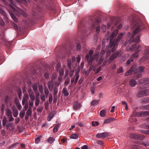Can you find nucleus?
Here are the masks:
<instances>
[{
	"mask_svg": "<svg viewBox=\"0 0 149 149\" xmlns=\"http://www.w3.org/2000/svg\"><path fill=\"white\" fill-rule=\"evenodd\" d=\"M134 27L135 30L130 40L125 42V46H127L128 45H130L133 41L137 43L139 42L140 41V36L139 35H138L134 40V37L136 33L145 28L144 25L143 24L142 22L140 21H137L134 23Z\"/></svg>",
	"mask_w": 149,
	"mask_h": 149,
	"instance_id": "f257e3e1",
	"label": "nucleus"
},
{
	"mask_svg": "<svg viewBox=\"0 0 149 149\" xmlns=\"http://www.w3.org/2000/svg\"><path fill=\"white\" fill-rule=\"evenodd\" d=\"M118 33V29H117L115 30L110 35V48L112 49L113 51H115L117 49L119 42L123 37V34L122 33H121L119 35L117 38L113 39V38L116 37Z\"/></svg>",
	"mask_w": 149,
	"mask_h": 149,
	"instance_id": "f03ea898",
	"label": "nucleus"
},
{
	"mask_svg": "<svg viewBox=\"0 0 149 149\" xmlns=\"http://www.w3.org/2000/svg\"><path fill=\"white\" fill-rule=\"evenodd\" d=\"M10 3V6L11 11H12L17 16H19L20 15H22L24 17H26L27 16L26 13L22 9L17 8V10L13 6H15V3L12 0H8Z\"/></svg>",
	"mask_w": 149,
	"mask_h": 149,
	"instance_id": "7ed1b4c3",
	"label": "nucleus"
},
{
	"mask_svg": "<svg viewBox=\"0 0 149 149\" xmlns=\"http://www.w3.org/2000/svg\"><path fill=\"white\" fill-rule=\"evenodd\" d=\"M101 22V19L100 18H95L94 17H91L89 18L88 23L89 26H90V27L89 26L88 27H89V30H92L95 28L96 26L99 25Z\"/></svg>",
	"mask_w": 149,
	"mask_h": 149,
	"instance_id": "20e7f679",
	"label": "nucleus"
},
{
	"mask_svg": "<svg viewBox=\"0 0 149 149\" xmlns=\"http://www.w3.org/2000/svg\"><path fill=\"white\" fill-rule=\"evenodd\" d=\"M99 55L98 53H96L93 56H90L88 54H87L85 56V59L89 65H91L93 60L97 58Z\"/></svg>",
	"mask_w": 149,
	"mask_h": 149,
	"instance_id": "39448f33",
	"label": "nucleus"
},
{
	"mask_svg": "<svg viewBox=\"0 0 149 149\" xmlns=\"http://www.w3.org/2000/svg\"><path fill=\"white\" fill-rule=\"evenodd\" d=\"M144 69V68L143 66H139L137 67V65L134 64L130 68V69L132 72H143Z\"/></svg>",
	"mask_w": 149,
	"mask_h": 149,
	"instance_id": "423d86ee",
	"label": "nucleus"
},
{
	"mask_svg": "<svg viewBox=\"0 0 149 149\" xmlns=\"http://www.w3.org/2000/svg\"><path fill=\"white\" fill-rule=\"evenodd\" d=\"M121 54L120 51H116L112 54L109 58V61L110 62H111L113 60L117 57L121 56Z\"/></svg>",
	"mask_w": 149,
	"mask_h": 149,
	"instance_id": "0eeeda50",
	"label": "nucleus"
},
{
	"mask_svg": "<svg viewBox=\"0 0 149 149\" xmlns=\"http://www.w3.org/2000/svg\"><path fill=\"white\" fill-rule=\"evenodd\" d=\"M130 137L131 138L134 139H138L139 140H143L145 138V136L143 135L136 134H130Z\"/></svg>",
	"mask_w": 149,
	"mask_h": 149,
	"instance_id": "6e6552de",
	"label": "nucleus"
},
{
	"mask_svg": "<svg viewBox=\"0 0 149 149\" xmlns=\"http://www.w3.org/2000/svg\"><path fill=\"white\" fill-rule=\"evenodd\" d=\"M86 27L85 24L82 22H81L78 26L79 32H81L83 34L85 33V29Z\"/></svg>",
	"mask_w": 149,
	"mask_h": 149,
	"instance_id": "1a4fd4ad",
	"label": "nucleus"
},
{
	"mask_svg": "<svg viewBox=\"0 0 149 149\" xmlns=\"http://www.w3.org/2000/svg\"><path fill=\"white\" fill-rule=\"evenodd\" d=\"M149 116V111H142L136 113L135 116L137 117H144L146 116Z\"/></svg>",
	"mask_w": 149,
	"mask_h": 149,
	"instance_id": "9d476101",
	"label": "nucleus"
},
{
	"mask_svg": "<svg viewBox=\"0 0 149 149\" xmlns=\"http://www.w3.org/2000/svg\"><path fill=\"white\" fill-rule=\"evenodd\" d=\"M109 135V134L106 132H103L102 133H98L97 134L96 136L98 138H104L107 136Z\"/></svg>",
	"mask_w": 149,
	"mask_h": 149,
	"instance_id": "9b49d317",
	"label": "nucleus"
},
{
	"mask_svg": "<svg viewBox=\"0 0 149 149\" xmlns=\"http://www.w3.org/2000/svg\"><path fill=\"white\" fill-rule=\"evenodd\" d=\"M12 110L13 116L15 117H17L19 113L17 109H16L15 107H13L12 108Z\"/></svg>",
	"mask_w": 149,
	"mask_h": 149,
	"instance_id": "f8f14e48",
	"label": "nucleus"
},
{
	"mask_svg": "<svg viewBox=\"0 0 149 149\" xmlns=\"http://www.w3.org/2000/svg\"><path fill=\"white\" fill-rule=\"evenodd\" d=\"M79 70H77L75 73V78L74 79V82L73 84L74 85H76L78 81V80L79 79Z\"/></svg>",
	"mask_w": 149,
	"mask_h": 149,
	"instance_id": "ddd939ff",
	"label": "nucleus"
},
{
	"mask_svg": "<svg viewBox=\"0 0 149 149\" xmlns=\"http://www.w3.org/2000/svg\"><path fill=\"white\" fill-rule=\"evenodd\" d=\"M1 5H0V13L1 14L4 16V19H6L7 20L8 19V15L3 10H2L1 8ZM5 20H6L5 19Z\"/></svg>",
	"mask_w": 149,
	"mask_h": 149,
	"instance_id": "4468645a",
	"label": "nucleus"
},
{
	"mask_svg": "<svg viewBox=\"0 0 149 149\" xmlns=\"http://www.w3.org/2000/svg\"><path fill=\"white\" fill-rule=\"evenodd\" d=\"M81 106L80 103H78V101L75 102L73 106V109L74 110H77L79 109Z\"/></svg>",
	"mask_w": 149,
	"mask_h": 149,
	"instance_id": "2eb2a0df",
	"label": "nucleus"
},
{
	"mask_svg": "<svg viewBox=\"0 0 149 149\" xmlns=\"http://www.w3.org/2000/svg\"><path fill=\"white\" fill-rule=\"evenodd\" d=\"M48 87L50 91H52L54 87V83L52 81H49L48 82Z\"/></svg>",
	"mask_w": 149,
	"mask_h": 149,
	"instance_id": "dca6fc26",
	"label": "nucleus"
},
{
	"mask_svg": "<svg viewBox=\"0 0 149 149\" xmlns=\"http://www.w3.org/2000/svg\"><path fill=\"white\" fill-rule=\"evenodd\" d=\"M109 47H110V43H109V45L107 46L106 47V50L107 52V53L106 55V56L107 57H108L110 55L111 52H114L112 51V49H111V48H110Z\"/></svg>",
	"mask_w": 149,
	"mask_h": 149,
	"instance_id": "f3484780",
	"label": "nucleus"
},
{
	"mask_svg": "<svg viewBox=\"0 0 149 149\" xmlns=\"http://www.w3.org/2000/svg\"><path fill=\"white\" fill-rule=\"evenodd\" d=\"M17 3H23L25 6H27V3L29 2V0H15Z\"/></svg>",
	"mask_w": 149,
	"mask_h": 149,
	"instance_id": "a211bd4d",
	"label": "nucleus"
},
{
	"mask_svg": "<svg viewBox=\"0 0 149 149\" xmlns=\"http://www.w3.org/2000/svg\"><path fill=\"white\" fill-rule=\"evenodd\" d=\"M139 81L141 84L146 83L147 84L149 83V78L142 79L139 80Z\"/></svg>",
	"mask_w": 149,
	"mask_h": 149,
	"instance_id": "6ab92c4d",
	"label": "nucleus"
},
{
	"mask_svg": "<svg viewBox=\"0 0 149 149\" xmlns=\"http://www.w3.org/2000/svg\"><path fill=\"white\" fill-rule=\"evenodd\" d=\"M129 84L130 86L131 87L134 86L136 84V82L134 79H130L129 81Z\"/></svg>",
	"mask_w": 149,
	"mask_h": 149,
	"instance_id": "aec40b11",
	"label": "nucleus"
},
{
	"mask_svg": "<svg viewBox=\"0 0 149 149\" xmlns=\"http://www.w3.org/2000/svg\"><path fill=\"white\" fill-rule=\"evenodd\" d=\"M137 141H136L135 143L137 144H134L133 145H132L131 146V148L132 149H140V147L139 145V143H138V142H136Z\"/></svg>",
	"mask_w": 149,
	"mask_h": 149,
	"instance_id": "412c9836",
	"label": "nucleus"
},
{
	"mask_svg": "<svg viewBox=\"0 0 149 149\" xmlns=\"http://www.w3.org/2000/svg\"><path fill=\"white\" fill-rule=\"evenodd\" d=\"M9 14L13 21L15 22H18V20L13 13L10 11L9 12Z\"/></svg>",
	"mask_w": 149,
	"mask_h": 149,
	"instance_id": "4be33fe9",
	"label": "nucleus"
},
{
	"mask_svg": "<svg viewBox=\"0 0 149 149\" xmlns=\"http://www.w3.org/2000/svg\"><path fill=\"white\" fill-rule=\"evenodd\" d=\"M141 101L142 103H147L149 102V97H147L144 98H142L141 100Z\"/></svg>",
	"mask_w": 149,
	"mask_h": 149,
	"instance_id": "5701e85b",
	"label": "nucleus"
},
{
	"mask_svg": "<svg viewBox=\"0 0 149 149\" xmlns=\"http://www.w3.org/2000/svg\"><path fill=\"white\" fill-rule=\"evenodd\" d=\"M63 93L64 94V96L67 97L69 95V93L68 92L67 88L66 87L64 88L62 90Z\"/></svg>",
	"mask_w": 149,
	"mask_h": 149,
	"instance_id": "b1692460",
	"label": "nucleus"
},
{
	"mask_svg": "<svg viewBox=\"0 0 149 149\" xmlns=\"http://www.w3.org/2000/svg\"><path fill=\"white\" fill-rule=\"evenodd\" d=\"M115 120L114 118H110L106 119L104 122V124H107L110 122L113 121Z\"/></svg>",
	"mask_w": 149,
	"mask_h": 149,
	"instance_id": "393cba45",
	"label": "nucleus"
},
{
	"mask_svg": "<svg viewBox=\"0 0 149 149\" xmlns=\"http://www.w3.org/2000/svg\"><path fill=\"white\" fill-rule=\"evenodd\" d=\"M12 112L10 109H6L5 114L7 116H10L12 115Z\"/></svg>",
	"mask_w": 149,
	"mask_h": 149,
	"instance_id": "a878e982",
	"label": "nucleus"
},
{
	"mask_svg": "<svg viewBox=\"0 0 149 149\" xmlns=\"http://www.w3.org/2000/svg\"><path fill=\"white\" fill-rule=\"evenodd\" d=\"M136 142H138V143H139V144H143L146 147L149 146V141H146L144 143H143L141 141H136Z\"/></svg>",
	"mask_w": 149,
	"mask_h": 149,
	"instance_id": "bb28decb",
	"label": "nucleus"
},
{
	"mask_svg": "<svg viewBox=\"0 0 149 149\" xmlns=\"http://www.w3.org/2000/svg\"><path fill=\"white\" fill-rule=\"evenodd\" d=\"M70 81V79L69 77H67L65 80L64 83V86H67Z\"/></svg>",
	"mask_w": 149,
	"mask_h": 149,
	"instance_id": "cd10ccee",
	"label": "nucleus"
},
{
	"mask_svg": "<svg viewBox=\"0 0 149 149\" xmlns=\"http://www.w3.org/2000/svg\"><path fill=\"white\" fill-rule=\"evenodd\" d=\"M74 70L71 68L69 69V76L70 77H73L74 74Z\"/></svg>",
	"mask_w": 149,
	"mask_h": 149,
	"instance_id": "c85d7f7f",
	"label": "nucleus"
},
{
	"mask_svg": "<svg viewBox=\"0 0 149 149\" xmlns=\"http://www.w3.org/2000/svg\"><path fill=\"white\" fill-rule=\"evenodd\" d=\"M98 100H93L91 102V104L92 106H94L97 105L98 103L99 102Z\"/></svg>",
	"mask_w": 149,
	"mask_h": 149,
	"instance_id": "c756f323",
	"label": "nucleus"
},
{
	"mask_svg": "<svg viewBox=\"0 0 149 149\" xmlns=\"http://www.w3.org/2000/svg\"><path fill=\"white\" fill-rule=\"evenodd\" d=\"M32 73V74L31 75L30 77H32L33 78L36 77L37 74L36 70H33Z\"/></svg>",
	"mask_w": 149,
	"mask_h": 149,
	"instance_id": "7c9ffc66",
	"label": "nucleus"
},
{
	"mask_svg": "<svg viewBox=\"0 0 149 149\" xmlns=\"http://www.w3.org/2000/svg\"><path fill=\"white\" fill-rule=\"evenodd\" d=\"M32 113V108L30 107H29L28 110H27L26 115L30 116Z\"/></svg>",
	"mask_w": 149,
	"mask_h": 149,
	"instance_id": "2f4dec72",
	"label": "nucleus"
},
{
	"mask_svg": "<svg viewBox=\"0 0 149 149\" xmlns=\"http://www.w3.org/2000/svg\"><path fill=\"white\" fill-rule=\"evenodd\" d=\"M7 121L6 117L5 116L3 117L2 121V125L3 126L5 127L6 126Z\"/></svg>",
	"mask_w": 149,
	"mask_h": 149,
	"instance_id": "473e14b6",
	"label": "nucleus"
},
{
	"mask_svg": "<svg viewBox=\"0 0 149 149\" xmlns=\"http://www.w3.org/2000/svg\"><path fill=\"white\" fill-rule=\"evenodd\" d=\"M140 109L142 110H149V104L141 106Z\"/></svg>",
	"mask_w": 149,
	"mask_h": 149,
	"instance_id": "72a5a7b5",
	"label": "nucleus"
},
{
	"mask_svg": "<svg viewBox=\"0 0 149 149\" xmlns=\"http://www.w3.org/2000/svg\"><path fill=\"white\" fill-rule=\"evenodd\" d=\"M106 113V112L105 110H102L100 111V115L102 117H104L105 116Z\"/></svg>",
	"mask_w": 149,
	"mask_h": 149,
	"instance_id": "f704fd0d",
	"label": "nucleus"
},
{
	"mask_svg": "<svg viewBox=\"0 0 149 149\" xmlns=\"http://www.w3.org/2000/svg\"><path fill=\"white\" fill-rule=\"evenodd\" d=\"M59 124H56L53 130V131L54 132H56L58 131V128L59 127Z\"/></svg>",
	"mask_w": 149,
	"mask_h": 149,
	"instance_id": "c9c22d12",
	"label": "nucleus"
},
{
	"mask_svg": "<svg viewBox=\"0 0 149 149\" xmlns=\"http://www.w3.org/2000/svg\"><path fill=\"white\" fill-rule=\"evenodd\" d=\"M25 114V112L24 111L22 110L19 113V116L21 118H23L24 117V116Z\"/></svg>",
	"mask_w": 149,
	"mask_h": 149,
	"instance_id": "e433bc0d",
	"label": "nucleus"
},
{
	"mask_svg": "<svg viewBox=\"0 0 149 149\" xmlns=\"http://www.w3.org/2000/svg\"><path fill=\"white\" fill-rule=\"evenodd\" d=\"M143 91H142L139 92V93L137 94V95L138 97H141L145 95Z\"/></svg>",
	"mask_w": 149,
	"mask_h": 149,
	"instance_id": "4c0bfd02",
	"label": "nucleus"
},
{
	"mask_svg": "<svg viewBox=\"0 0 149 149\" xmlns=\"http://www.w3.org/2000/svg\"><path fill=\"white\" fill-rule=\"evenodd\" d=\"M38 88L39 91L41 95L43 94V89L42 86L41 85H40L38 86Z\"/></svg>",
	"mask_w": 149,
	"mask_h": 149,
	"instance_id": "58836bf2",
	"label": "nucleus"
},
{
	"mask_svg": "<svg viewBox=\"0 0 149 149\" xmlns=\"http://www.w3.org/2000/svg\"><path fill=\"white\" fill-rule=\"evenodd\" d=\"M123 71L124 70L123 67L122 66H121L118 69L117 73L118 74H119L121 72H123Z\"/></svg>",
	"mask_w": 149,
	"mask_h": 149,
	"instance_id": "ea45409f",
	"label": "nucleus"
},
{
	"mask_svg": "<svg viewBox=\"0 0 149 149\" xmlns=\"http://www.w3.org/2000/svg\"><path fill=\"white\" fill-rule=\"evenodd\" d=\"M139 52L136 51L133 54H132L131 58H135L139 56Z\"/></svg>",
	"mask_w": 149,
	"mask_h": 149,
	"instance_id": "a19ab883",
	"label": "nucleus"
},
{
	"mask_svg": "<svg viewBox=\"0 0 149 149\" xmlns=\"http://www.w3.org/2000/svg\"><path fill=\"white\" fill-rule=\"evenodd\" d=\"M54 116L53 114V113H50L47 117V120L48 121H50L51 119L53 118Z\"/></svg>",
	"mask_w": 149,
	"mask_h": 149,
	"instance_id": "79ce46f5",
	"label": "nucleus"
},
{
	"mask_svg": "<svg viewBox=\"0 0 149 149\" xmlns=\"http://www.w3.org/2000/svg\"><path fill=\"white\" fill-rule=\"evenodd\" d=\"M29 95L30 99L33 100H34L35 96L34 93L29 94Z\"/></svg>",
	"mask_w": 149,
	"mask_h": 149,
	"instance_id": "37998d69",
	"label": "nucleus"
},
{
	"mask_svg": "<svg viewBox=\"0 0 149 149\" xmlns=\"http://www.w3.org/2000/svg\"><path fill=\"white\" fill-rule=\"evenodd\" d=\"M67 64L68 66L69 69H71V63L70 59H68L67 60Z\"/></svg>",
	"mask_w": 149,
	"mask_h": 149,
	"instance_id": "c03bdc74",
	"label": "nucleus"
},
{
	"mask_svg": "<svg viewBox=\"0 0 149 149\" xmlns=\"http://www.w3.org/2000/svg\"><path fill=\"white\" fill-rule=\"evenodd\" d=\"M19 144V143L18 142H17L16 143H14L11 146H9L8 148V149H12L17 144Z\"/></svg>",
	"mask_w": 149,
	"mask_h": 149,
	"instance_id": "a18cd8bd",
	"label": "nucleus"
},
{
	"mask_svg": "<svg viewBox=\"0 0 149 149\" xmlns=\"http://www.w3.org/2000/svg\"><path fill=\"white\" fill-rule=\"evenodd\" d=\"M81 46L80 44L79 43L77 44L76 45V50L77 51H80L81 50Z\"/></svg>",
	"mask_w": 149,
	"mask_h": 149,
	"instance_id": "49530a36",
	"label": "nucleus"
},
{
	"mask_svg": "<svg viewBox=\"0 0 149 149\" xmlns=\"http://www.w3.org/2000/svg\"><path fill=\"white\" fill-rule=\"evenodd\" d=\"M55 139L52 137H50L48 139V141L50 143H52L54 141Z\"/></svg>",
	"mask_w": 149,
	"mask_h": 149,
	"instance_id": "de8ad7c7",
	"label": "nucleus"
},
{
	"mask_svg": "<svg viewBox=\"0 0 149 149\" xmlns=\"http://www.w3.org/2000/svg\"><path fill=\"white\" fill-rule=\"evenodd\" d=\"M70 137L71 139H76L78 138V135L76 134H73L70 136Z\"/></svg>",
	"mask_w": 149,
	"mask_h": 149,
	"instance_id": "09e8293b",
	"label": "nucleus"
},
{
	"mask_svg": "<svg viewBox=\"0 0 149 149\" xmlns=\"http://www.w3.org/2000/svg\"><path fill=\"white\" fill-rule=\"evenodd\" d=\"M40 99L39 98H36L35 102V105L37 106H38L39 104Z\"/></svg>",
	"mask_w": 149,
	"mask_h": 149,
	"instance_id": "8fccbe9b",
	"label": "nucleus"
},
{
	"mask_svg": "<svg viewBox=\"0 0 149 149\" xmlns=\"http://www.w3.org/2000/svg\"><path fill=\"white\" fill-rule=\"evenodd\" d=\"M34 100H31L29 101V107H31L32 108V107H33V101Z\"/></svg>",
	"mask_w": 149,
	"mask_h": 149,
	"instance_id": "3c124183",
	"label": "nucleus"
},
{
	"mask_svg": "<svg viewBox=\"0 0 149 149\" xmlns=\"http://www.w3.org/2000/svg\"><path fill=\"white\" fill-rule=\"evenodd\" d=\"M59 73L60 76H62L63 74H64V71L63 69L61 68L59 70Z\"/></svg>",
	"mask_w": 149,
	"mask_h": 149,
	"instance_id": "603ef678",
	"label": "nucleus"
},
{
	"mask_svg": "<svg viewBox=\"0 0 149 149\" xmlns=\"http://www.w3.org/2000/svg\"><path fill=\"white\" fill-rule=\"evenodd\" d=\"M44 91L45 94H49V92L47 87L46 86H44Z\"/></svg>",
	"mask_w": 149,
	"mask_h": 149,
	"instance_id": "864d4df0",
	"label": "nucleus"
},
{
	"mask_svg": "<svg viewBox=\"0 0 149 149\" xmlns=\"http://www.w3.org/2000/svg\"><path fill=\"white\" fill-rule=\"evenodd\" d=\"M58 93V89L56 86H54V95H57Z\"/></svg>",
	"mask_w": 149,
	"mask_h": 149,
	"instance_id": "5fc2aeb1",
	"label": "nucleus"
},
{
	"mask_svg": "<svg viewBox=\"0 0 149 149\" xmlns=\"http://www.w3.org/2000/svg\"><path fill=\"white\" fill-rule=\"evenodd\" d=\"M10 101V98L9 97L6 96L5 97V101L6 104L8 103Z\"/></svg>",
	"mask_w": 149,
	"mask_h": 149,
	"instance_id": "6e6d98bb",
	"label": "nucleus"
},
{
	"mask_svg": "<svg viewBox=\"0 0 149 149\" xmlns=\"http://www.w3.org/2000/svg\"><path fill=\"white\" fill-rule=\"evenodd\" d=\"M133 116H132L129 119V121L130 122H136L137 121V120L135 118H132V117Z\"/></svg>",
	"mask_w": 149,
	"mask_h": 149,
	"instance_id": "4d7b16f0",
	"label": "nucleus"
},
{
	"mask_svg": "<svg viewBox=\"0 0 149 149\" xmlns=\"http://www.w3.org/2000/svg\"><path fill=\"white\" fill-rule=\"evenodd\" d=\"M32 88L34 92H36V91H37L38 90V88L36 85L35 84L33 85L32 86Z\"/></svg>",
	"mask_w": 149,
	"mask_h": 149,
	"instance_id": "13d9d810",
	"label": "nucleus"
},
{
	"mask_svg": "<svg viewBox=\"0 0 149 149\" xmlns=\"http://www.w3.org/2000/svg\"><path fill=\"white\" fill-rule=\"evenodd\" d=\"M104 58L103 57H102V56H101L100 59L99 60L98 62V64L99 65L101 64L103 62Z\"/></svg>",
	"mask_w": 149,
	"mask_h": 149,
	"instance_id": "bf43d9fd",
	"label": "nucleus"
},
{
	"mask_svg": "<svg viewBox=\"0 0 149 149\" xmlns=\"http://www.w3.org/2000/svg\"><path fill=\"white\" fill-rule=\"evenodd\" d=\"M53 100V97L52 94L51 93H50L49 96V102L50 103H51Z\"/></svg>",
	"mask_w": 149,
	"mask_h": 149,
	"instance_id": "052dcab7",
	"label": "nucleus"
},
{
	"mask_svg": "<svg viewBox=\"0 0 149 149\" xmlns=\"http://www.w3.org/2000/svg\"><path fill=\"white\" fill-rule=\"evenodd\" d=\"M18 95L19 96V98H21V95L22 94V91L20 89H19L17 91Z\"/></svg>",
	"mask_w": 149,
	"mask_h": 149,
	"instance_id": "680f3d73",
	"label": "nucleus"
},
{
	"mask_svg": "<svg viewBox=\"0 0 149 149\" xmlns=\"http://www.w3.org/2000/svg\"><path fill=\"white\" fill-rule=\"evenodd\" d=\"M132 72V71H131V70H130V69L129 70L127 71L125 73V76H128L130 74H131Z\"/></svg>",
	"mask_w": 149,
	"mask_h": 149,
	"instance_id": "e2e57ef3",
	"label": "nucleus"
},
{
	"mask_svg": "<svg viewBox=\"0 0 149 149\" xmlns=\"http://www.w3.org/2000/svg\"><path fill=\"white\" fill-rule=\"evenodd\" d=\"M136 44H135L132 46L131 47H130V49L131 50H134L136 48Z\"/></svg>",
	"mask_w": 149,
	"mask_h": 149,
	"instance_id": "0e129e2a",
	"label": "nucleus"
},
{
	"mask_svg": "<svg viewBox=\"0 0 149 149\" xmlns=\"http://www.w3.org/2000/svg\"><path fill=\"white\" fill-rule=\"evenodd\" d=\"M134 61L133 59L131 58L130 59H128L126 62L127 65H129L131 62H132Z\"/></svg>",
	"mask_w": 149,
	"mask_h": 149,
	"instance_id": "69168bd1",
	"label": "nucleus"
},
{
	"mask_svg": "<svg viewBox=\"0 0 149 149\" xmlns=\"http://www.w3.org/2000/svg\"><path fill=\"white\" fill-rule=\"evenodd\" d=\"M99 123L98 122L96 121H93L92 122V125L93 126H97L99 125Z\"/></svg>",
	"mask_w": 149,
	"mask_h": 149,
	"instance_id": "338daca9",
	"label": "nucleus"
},
{
	"mask_svg": "<svg viewBox=\"0 0 149 149\" xmlns=\"http://www.w3.org/2000/svg\"><path fill=\"white\" fill-rule=\"evenodd\" d=\"M144 95H147L149 94V90L148 89H146L145 90H143Z\"/></svg>",
	"mask_w": 149,
	"mask_h": 149,
	"instance_id": "774afa93",
	"label": "nucleus"
}]
</instances>
